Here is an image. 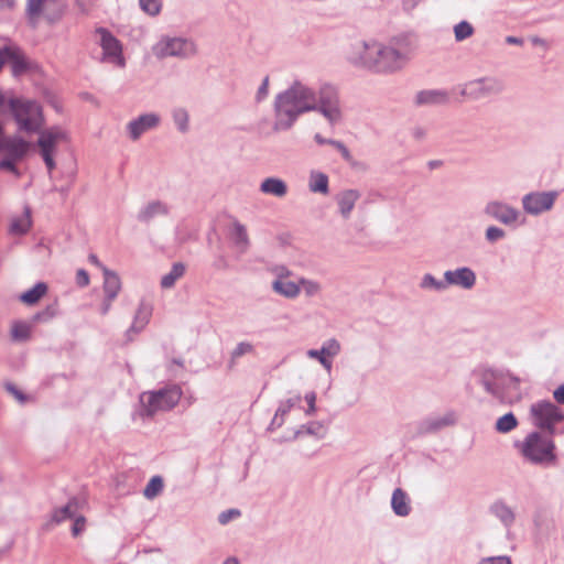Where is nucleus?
<instances>
[{"label":"nucleus","mask_w":564,"mask_h":564,"mask_svg":"<svg viewBox=\"0 0 564 564\" xmlns=\"http://www.w3.org/2000/svg\"><path fill=\"white\" fill-rule=\"evenodd\" d=\"M316 102V90L313 87L301 80L292 82L274 97L273 130H290L301 115L315 110Z\"/></svg>","instance_id":"1"},{"label":"nucleus","mask_w":564,"mask_h":564,"mask_svg":"<svg viewBox=\"0 0 564 564\" xmlns=\"http://www.w3.org/2000/svg\"><path fill=\"white\" fill-rule=\"evenodd\" d=\"M415 46L414 36L408 33L392 36L387 41L379 40L372 73L394 75L402 72L410 63Z\"/></svg>","instance_id":"2"},{"label":"nucleus","mask_w":564,"mask_h":564,"mask_svg":"<svg viewBox=\"0 0 564 564\" xmlns=\"http://www.w3.org/2000/svg\"><path fill=\"white\" fill-rule=\"evenodd\" d=\"M551 434L531 431L514 444L524 460L533 465L553 466L557 463L556 445Z\"/></svg>","instance_id":"3"},{"label":"nucleus","mask_w":564,"mask_h":564,"mask_svg":"<svg viewBox=\"0 0 564 564\" xmlns=\"http://www.w3.org/2000/svg\"><path fill=\"white\" fill-rule=\"evenodd\" d=\"M151 54L159 61L169 58L185 61L193 58L197 54V45L194 40L176 35L161 34L151 45Z\"/></svg>","instance_id":"4"},{"label":"nucleus","mask_w":564,"mask_h":564,"mask_svg":"<svg viewBox=\"0 0 564 564\" xmlns=\"http://www.w3.org/2000/svg\"><path fill=\"white\" fill-rule=\"evenodd\" d=\"M531 424L547 434H564V412L551 401L540 400L529 408Z\"/></svg>","instance_id":"5"},{"label":"nucleus","mask_w":564,"mask_h":564,"mask_svg":"<svg viewBox=\"0 0 564 564\" xmlns=\"http://www.w3.org/2000/svg\"><path fill=\"white\" fill-rule=\"evenodd\" d=\"M182 394V389L176 384L144 391L139 397L140 415L150 417L159 412L169 411L180 402Z\"/></svg>","instance_id":"6"},{"label":"nucleus","mask_w":564,"mask_h":564,"mask_svg":"<svg viewBox=\"0 0 564 564\" xmlns=\"http://www.w3.org/2000/svg\"><path fill=\"white\" fill-rule=\"evenodd\" d=\"M11 113L22 131L35 132L44 124L42 107L34 100L14 98L11 102Z\"/></svg>","instance_id":"7"},{"label":"nucleus","mask_w":564,"mask_h":564,"mask_svg":"<svg viewBox=\"0 0 564 564\" xmlns=\"http://www.w3.org/2000/svg\"><path fill=\"white\" fill-rule=\"evenodd\" d=\"M379 40L376 37L357 39L349 43L345 57L354 67L373 72Z\"/></svg>","instance_id":"8"},{"label":"nucleus","mask_w":564,"mask_h":564,"mask_svg":"<svg viewBox=\"0 0 564 564\" xmlns=\"http://www.w3.org/2000/svg\"><path fill=\"white\" fill-rule=\"evenodd\" d=\"M67 141L68 133L59 126H53L40 131L36 140V147L50 172L56 166L54 156L57 152L58 145Z\"/></svg>","instance_id":"9"},{"label":"nucleus","mask_w":564,"mask_h":564,"mask_svg":"<svg viewBox=\"0 0 564 564\" xmlns=\"http://www.w3.org/2000/svg\"><path fill=\"white\" fill-rule=\"evenodd\" d=\"M484 214L507 227H517L523 225L525 221L521 209L498 198L490 199L486 203Z\"/></svg>","instance_id":"10"},{"label":"nucleus","mask_w":564,"mask_h":564,"mask_svg":"<svg viewBox=\"0 0 564 564\" xmlns=\"http://www.w3.org/2000/svg\"><path fill=\"white\" fill-rule=\"evenodd\" d=\"M95 37L101 48L100 61L112 67L123 68L126 66V58L120 41L104 28L96 30Z\"/></svg>","instance_id":"11"},{"label":"nucleus","mask_w":564,"mask_h":564,"mask_svg":"<svg viewBox=\"0 0 564 564\" xmlns=\"http://www.w3.org/2000/svg\"><path fill=\"white\" fill-rule=\"evenodd\" d=\"M315 110L319 112L330 124H336L343 119V109L336 89L330 85H323L316 91Z\"/></svg>","instance_id":"12"},{"label":"nucleus","mask_w":564,"mask_h":564,"mask_svg":"<svg viewBox=\"0 0 564 564\" xmlns=\"http://www.w3.org/2000/svg\"><path fill=\"white\" fill-rule=\"evenodd\" d=\"M555 191H532L521 198L522 214L538 217L551 212L557 199Z\"/></svg>","instance_id":"13"},{"label":"nucleus","mask_w":564,"mask_h":564,"mask_svg":"<svg viewBox=\"0 0 564 564\" xmlns=\"http://www.w3.org/2000/svg\"><path fill=\"white\" fill-rule=\"evenodd\" d=\"M505 90L503 82L497 77H480L465 83L460 95L468 99H481L499 95Z\"/></svg>","instance_id":"14"},{"label":"nucleus","mask_w":564,"mask_h":564,"mask_svg":"<svg viewBox=\"0 0 564 564\" xmlns=\"http://www.w3.org/2000/svg\"><path fill=\"white\" fill-rule=\"evenodd\" d=\"M63 9L62 0H28L26 14L33 24L42 20L55 22L62 17Z\"/></svg>","instance_id":"15"},{"label":"nucleus","mask_w":564,"mask_h":564,"mask_svg":"<svg viewBox=\"0 0 564 564\" xmlns=\"http://www.w3.org/2000/svg\"><path fill=\"white\" fill-rule=\"evenodd\" d=\"M162 117L159 112H141L129 120L124 127L127 138L132 141H139L145 133L158 129L161 126Z\"/></svg>","instance_id":"16"},{"label":"nucleus","mask_w":564,"mask_h":564,"mask_svg":"<svg viewBox=\"0 0 564 564\" xmlns=\"http://www.w3.org/2000/svg\"><path fill=\"white\" fill-rule=\"evenodd\" d=\"M485 390L496 398H503L506 388L518 389L520 379L510 373L487 372L482 377Z\"/></svg>","instance_id":"17"},{"label":"nucleus","mask_w":564,"mask_h":564,"mask_svg":"<svg viewBox=\"0 0 564 564\" xmlns=\"http://www.w3.org/2000/svg\"><path fill=\"white\" fill-rule=\"evenodd\" d=\"M447 290L452 286L469 291L477 283L476 272L469 267H458L444 272Z\"/></svg>","instance_id":"18"},{"label":"nucleus","mask_w":564,"mask_h":564,"mask_svg":"<svg viewBox=\"0 0 564 564\" xmlns=\"http://www.w3.org/2000/svg\"><path fill=\"white\" fill-rule=\"evenodd\" d=\"M340 343L335 338H329L322 344L319 349H308L306 351V356L310 359L317 360L327 372H330L333 368V360L340 354Z\"/></svg>","instance_id":"19"},{"label":"nucleus","mask_w":564,"mask_h":564,"mask_svg":"<svg viewBox=\"0 0 564 564\" xmlns=\"http://www.w3.org/2000/svg\"><path fill=\"white\" fill-rule=\"evenodd\" d=\"M104 283L102 290L105 294V299L101 305V314L106 315L110 307L111 303L116 300L118 294L121 291L122 283L119 274L116 271H112L108 268H102Z\"/></svg>","instance_id":"20"},{"label":"nucleus","mask_w":564,"mask_h":564,"mask_svg":"<svg viewBox=\"0 0 564 564\" xmlns=\"http://www.w3.org/2000/svg\"><path fill=\"white\" fill-rule=\"evenodd\" d=\"M361 198V193L357 188H345L335 196L337 214L343 220H349Z\"/></svg>","instance_id":"21"},{"label":"nucleus","mask_w":564,"mask_h":564,"mask_svg":"<svg viewBox=\"0 0 564 564\" xmlns=\"http://www.w3.org/2000/svg\"><path fill=\"white\" fill-rule=\"evenodd\" d=\"M259 191L263 195L273 196L282 199L289 193V186L286 182L278 176H269L261 181Z\"/></svg>","instance_id":"22"},{"label":"nucleus","mask_w":564,"mask_h":564,"mask_svg":"<svg viewBox=\"0 0 564 564\" xmlns=\"http://www.w3.org/2000/svg\"><path fill=\"white\" fill-rule=\"evenodd\" d=\"M307 188L312 194L328 196L330 193L328 175L317 169L311 170L307 177Z\"/></svg>","instance_id":"23"},{"label":"nucleus","mask_w":564,"mask_h":564,"mask_svg":"<svg viewBox=\"0 0 564 564\" xmlns=\"http://www.w3.org/2000/svg\"><path fill=\"white\" fill-rule=\"evenodd\" d=\"M301 400H302L301 395L296 394V395H293V397L286 399L285 401L281 402L280 406L278 408V410L270 423L269 430L274 431V430L281 427L285 422V416L292 410H294L295 408H299Z\"/></svg>","instance_id":"24"},{"label":"nucleus","mask_w":564,"mask_h":564,"mask_svg":"<svg viewBox=\"0 0 564 564\" xmlns=\"http://www.w3.org/2000/svg\"><path fill=\"white\" fill-rule=\"evenodd\" d=\"M31 144L20 137L3 138L0 149L6 150L13 160L22 159Z\"/></svg>","instance_id":"25"},{"label":"nucleus","mask_w":564,"mask_h":564,"mask_svg":"<svg viewBox=\"0 0 564 564\" xmlns=\"http://www.w3.org/2000/svg\"><path fill=\"white\" fill-rule=\"evenodd\" d=\"M271 288L275 294L288 300H295L300 296V279L297 281L273 280Z\"/></svg>","instance_id":"26"},{"label":"nucleus","mask_w":564,"mask_h":564,"mask_svg":"<svg viewBox=\"0 0 564 564\" xmlns=\"http://www.w3.org/2000/svg\"><path fill=\"white\" fill-rule=\"evenodd\" d=\"M326 431L323 424L319 422H310L307 424L301 425L300 427L291 431L288 435L283 436L282 441L291 442L295 441L303 435H313L316 437H324Z\"/></svg>","instance_id":"27"},{"label":"nucleus","mask_w":564,"mask_h":564,"mask_svg":"<svg viewBox=\"0 0 564 564\" xmlns=\"http://www.w3.org/2000/svg\"><path fill=\"white\" fill-rule=\"evenodd\" d=\"M170 213V207L165 202L151 200L147 203L138 213V218L141 221H149L158 216H166Z\"/></svg>","instance_id":"28"},{"label":"nucleus","mask_w":564,"mask_h":564,"mask_svg":"<svg viewBox=\"0 0 564 564\" xmlns=\"http://www.w3.org/2000/svg\"><path fill=\"white\" fill-rule=\"evenodd\" d=\"M419 288L426 293H444L447 291L445 279H438L430 272L421 276Z\"/></svg>","instance_id":"29"},{"label":"nucleus","mask_w":564,"mask_h":564,"mask_svg":"<svg viewBox=\"0 0 564 564\" xmlns=\"http://www.w3.org/2000/svg\"><path fill=\"white\" fill-rule=\"evenodd\" d=\"M230 237L235 247L240 251L245 252L250 243L249 235L245 225L239 221H235L231 225Z\"/></svg>","instance_id":"30"},{"label":"nucleus","mask_w":564,"mask_h":564,"mask_svg":"<svg viewBox=\"0 0 564 564\" xmlns=\"http://www.w3.org/2000/svg\"><path fill=\"white\" fill-rule=\"evenodd\" d=\"M447 100L448 94L440 89L422 90L415 97L417 105H441Z\"/></svg>","instance_id":"31"},{"label":"nucleus","mask_w":564,"mask_h":564,"mask_svg":"<svg viewBox=\"0 0 564 564\" xmlns=\"http://www.w3.org/2000/svg\"><path fill=\"white\" fill-rule=\"evenodd\" d=\"M391 508L399 517H406L411 511L410 499L400 488L394 489L391 498Z\"/></svg>","instance_id":"32"},{"label":"nucleus","mask_w":564,"mask_h":564,"mask_svg":"<svg viewBox=\"0 0 564 564\" xmlns=\"http://www.w3.org/2000/svg\"><path fill=\"white\" fill-rule=\"evenodd\" d=\"M32 226L31 210L24 208V210L17 216H13L10 223V232L13 235H24Z\"/></svg>","instance_id":"33"},{"label":"nucleus","mask_w":564,"mask_h":564,"mask_svg":"<svg viewBox=\"0 0 564 564\" xmlns=\"http://www.w3.org/2000/svg\"><path fill=\"white\" fill-rule=\"evenodd\" d=\"M7 63L10 64L14 76L23 74L28 68L26 57L14 46H10V54H8Z\"/></svg>","instance_id":"34"},{"label":"nucleus","mask_w":564,"mask_h":564,"mask_svg":"<svg viewBox=\"0 0 564 564\" xmlns=\"http://www.w3.org/2000/svg\"><path fill=\"white\" fill-rule=\"evenodd\" d=\"M78 501L70 499L65 506L56 508L52 513V520L55 523H61L67 519H73L77 514Z\"/></svg>","instance_id":"35"},{"label":"nucleus","mask_w":564,"mask_h":564,"mask_svg":"<svg viewBox=\"0 0 564 564\" xmlns=\"http://www.w3.org/2000/svg\"><path fill=\"white\" fill-rule=\"evenodd\" d=\"M492 514L499 519L506 528H509L513 524L516 520V514L511 507L507 506L503 502H496L491 506Z\"/></svg>","instance_id":"36"},{"label":"nucleus","mask_w":564,"mask_h":564,"mask_svg":"<svg viewBox=\"0 0 564 564\" xmlns=\"http://www.w3.org/2000/svg\"><path fill=\"white\" fill-rule=\"evenodd\" d=\"M171 116L178 132L187 133L189 131V112L185 107L173 108Z\"/></svg>","instance_id":"37"},{"label":"nucleus","mask_w":564,"mask_h":564,"mask_svg":"<svg viewBox=\"0 0 564 564\" xmlns=\"http://www.w3.org/2000/svg\"><path fill=\"white\" fill-rule=\"evenodd\" d=\"M185 265L181 262H176L172 265L171 270L161 278L162 289H172L176 281L185 274Z\"/></svg>","instance_id":"38"},{"label":"nucleus","mask_w":564,"mask_h":564,"mask_svg":"<svg viewBox=\"0 0 564 564\" xmlns=\"http://www.w3.org/2000/svg\"><path fill=\"white\" fill-rule=\"evenodd\" d=\"M47 292V285L44 282L36 283L32 289L20 295L21 302L26 305L36 304Z\"/></svg>","instance_id":"39"},{"label":"nucleus","mask_w":564,"mask_h":564,"mask_svg":"<svg viewBox=\"0 0 564 564\" xmlns=\"http://www.w3.org/2000/svg\"><path fill=\"white\" fill-rule=\"evenodd\" d=\"M301 292L308 299L316 297L322 294L323 285L317 280L300 276V293Z\"/></svg>","instance_id":"40"},{"label":"nucleus","mask_w":564,"mask_h":564,"mask_svg":"<svg viewBox=\"0 0 564 564\" xmlns=\"http://www.w3.org/2000/svg\"><path fill=\"white\" fill-rule=\"evenodd\" d=\"M152 315V307L149 304L141 303L134 315L132 328L141 330L149 323Z\"/></svg>","instance_id":"41"},{"label":"nucleus","mask_w":564,"mask_h":564,"mask_svg":"<svg viewBox=\"0 0 564 564\" xmlns=\"http://www.w3.org/2000/svg\"><path fill=\"white\" fill-rule=\"evenodd\" d=\"M518 426V420L513 413L509 412L500 416L495 424V429L499 433H508Z\"/></svg>","instance_id":"42"},{"label":"nucleus","mask_w":564,"mask_h":564,"mask_svg":"<svg viewBox=\"0 0 564 564\" xmlns=\"http://www.w3.org/2000/svg\"><path fill=\"white\" fill-rule=\"evenodd\" d=\"M474 32V26L468 21H460L454 26V36L457 42L469 39Z\"/></svg>","instance_id":"43"},{"label":"nucleus","mask_w":564,"mask_h":564,"mask_svg":"<svg viewBox=\"0 0 564 564\" xmlns=\"http://www.w3.org/2000/svg\"><path fill=\"white\" fill-rule=\"evenodd\" d=\"M162 489L163 480L161 477L155 476L150 479V481L144 488L143 494L148 499H153L162 491Z\"/></svg>","instance_id":"44"},{"label":"nucleus","mask_w":564,"mask_h":564,"mask_svg":"<svg viewBox=\"0 0 564 564\" xmlns=\"http://www.w3.org/2000/svg\"><path fill=\"white\" fill-rule=\"evenodd\" d=\"M139 6L145 14L156 17L162 10V0H139Z\"/></svg>","instance_id":"45"},{"label":"nucleus","mask_w":564,"mask_h":564,"mask_svg":"<svg viewBox=\"0 0 564 564\" xmlns=\"http://www.w3.org/2000/svg\"><path fill=\"white\" fill-rule=\"evenodd\" d=\"M31 327L26 323H15L11 328V336L14 340L23 341L29 339Z\"/></svg>","instance_id":"46"},{"label":"nucleus","mask_w":564,"mask_h":564,"mask_svg":"<svg viewBox=\"0 0 564 564\" xmlns=\"http://www.w3.org/2000/svg\"><path fill=\"white\" fill-rule=\"evenodd\" d=\"M270 94V77L264 76L256 89L253 99L256 104H261L265 101Z\"/></svg>","instance_id":"47"},{"label":"nucleus","mask_w":564,"mask_h":564,"mask_svg":"<svg viewBox=\"0 0 564 564\" xmlns=\"http://www.w3.org/2000/svg\"><path fill=\"white\" fill-rule=\"evenodd\" d=\"M506 236H507L506 231L496 225L488 226L485 230V239L489 243H495L497 241H500V240L505 239Z\"/></svg>","instance_id":"48"},{"label":"nucleus","mask_w":564,"mask_h":564,"mask_svg":"<svg viewBox=\"0 0 564 564\" xmlns=\"http://www.w3.org/2000/svg\"><path fill=\"white\" fill-rule=\"evenodd\" d=\"M253 351V345L248 341H241L237 344L231 352L232 359H238L245 355H249Z\"/></svg>","instance_id":"49"},{"label":"nucleus","mask_w":564,"mask_h":564,"mask_svg":"<svg viewBox=\"0 0 564 564\" xmlns=\"http://www.w3.org/2000/svg\"><path fill=\"white\" fill-rule=\"evenodd\" d=\"M304 400L307 404V408L304 409V413L307 416L314 415L316 412V393L314 391H310L304 395Z\"/></svg>","instance_id":"50"},{"label":"nucleus","mask_w":564,"mask_h":564,"mask_svg":"<svg viewBox=\"0 0 564 564\" xmlns=\"http://www.w3.org/2000/svg\"><path fill=\"white\" fill-rule=\"evenodd\" d=\"M14 98L0 89V116L4 115L8 110L11 111V102Z\"/></svg>","instance_id":"51"},{"label":"nucleus","mask_w":564,"mask_h":564,"mask_svg":"<svg viewBox=\"0 0 564 564\" xmlns=\"http://www.w3.org/2000/svg\"><path fill=\"white\" fill-rule=\"evenodd\" d=\"M478 564H512V561L507 555L489 556L481 558Z\"/></svg>","instance_id":"52"},{"label":"nucleus","mask_w":564,"mask_h":564,"mask_svg":"<svg viewBox=\"0 0 564 564\" xmlns=\"http://www.w3.org/2000/svg\"><path fill=\"white\" fill-rule=\"evenodd\" d=\"M239 516L240 511L237 509L226 510L218 516V521L221 524H227L229 521L238 518Z\"/></svg>","instance_id":"53"},{"label":"nucleus","mask_w":564,"mask_h":564,"mask_svg":"<svg viewBox=\"0 0 564 564\" xmlns=\"http://www.w3.org/2000/svg\"><path fill=\"white\" fill-rule=\"evenodd\" d=\"M74 519V523H73V528H72V533L74 536H78L84 530H85V525H86V519L82 516H75Z\"/></svg>","instance_id":"54"},{"label":"nucleus","mask_w":564,"mask_h":564,"mask_svg":"<svg viewBox=\"0 0 564 564\" xmlns=\"http://www.w3.org/2000/svg\"><path fill=\"white\" fill-rule=\"evenodd\" d=\"M6 389L18 402H20V403H25L26 402L28 398L14 384L8 383L6 386Z\"/></svg>","instance_id":"55"},{"label":"nucleus","mask_w":564,"mask_h":564,"mask_svg":"<svg viewBox=\"0 0 564 564\" xmlns=\"http://www.w3.org/2000/svg\"><path fill=\"white\" fill-rule=\"evenodd\" d=\"M273 273H274L273 280H286V279H290L292 275V271L284 265L275 267L273 269Z\"/></svg>","instance_id":"56"},{"label":"nucleus","mask_w":564,"mask_h":564,"mask_svg":"<svg viewBox=\"0 0 564 564\" xmlns=\"http://www.w3.org/2000/svg\"><path fill=\"white\" fill-rule=\"evenodd\" d=\"M332 147H334L340 153V155L344 158V160H346V161L351 160V153H350L349 149L343 142L335 140L334 142H332Z\"/></svg>","instance_id":"57"},{"label":"nucleus","mask_w":564,"mask_h":564,"mask_svg":"<svg viewBox=\"0 0 564 564\" xmlns=\"http://www.w3.org/2000/svg\"><path fill=\"white\" fill-rule=\"evenodd\" d=\"M89 275L84 269H79L76 273V282L79 286L85 288L89 284Z\"/></svg>","instance_id":"58"},{"label":"nucleus","mask_w":564,"mask_h":564,"mask_svg":"<svg viewBox=\"0 0 564 564\" xmlns=\"http://www.w3.org/2000/svg\"><path fill=\"white\" fill-rule=\"evenodd\" d=\"M424 0H402L401 1V4H402V9L410 13L412 11H414L420 3H422Z\"/></svg>","instance_id":"59"},{"label":"nucleus","mask_w":564,"mask_h":564,"mask_svg":"<svg viewBox=\"0 0 564 564\" xmlns=\"http://www.w3.org/2000/svg\"><path fill=\"white\" fill-rule=\"evenodd\" d=\"M14 160L11 158V159H6V160H2L0 161V169L1 170H7V171H10L17 175H19V172L18 170L15 169V165H14Z\"/></svg>","instance_id":"60"},{"label":"nucleus","mask_w":564,"mask_h":564,"mask_svg":"<svg viewBox=\"0 0 564 564\" xmlns=\"http://www.w3.org/2000/svg\"><path fill=\"white\" fill-rule=\"evenodd\" d=\"M553 398L557 403L564 404V384L554 390Z\"/></svg>","instance_id":"61"},{"label":"nucleus","mask_w":564,"mask_h":564,"mask_svg":"<svg viewBox=\"0 0 564 564\" xmlns=\"http://www.w3.org/2000/svg\"><path fill=\"white\" fill-rule=\"evenodd\" d=\"M314 140L317 144H329L332 145V142H334L335 140L333 139H326L324 138L321 133H316L314 135Z\"/></svg>","instance_id":"62"},{"label":"nucleus","mask_w":564,"mask_h":564,"mask_svg":"<svg viewBox=\"0 0 564 564\" xmlns=\"http://www.w3.org/2000/svg\"><path fill=\"white\" fill-rule=\"evenodd\" d=\"M506 42L511 45H522L523 44V40L520 37H516V36H507Z\"/></svg>","instance_id":"63"},{"label":"nucleus","mask_w":564,"mask_h":564,"mask_svg":"<svg viewBox=\"0 0 564 564\" xmlns=\"http://www.w3.org/2000/svg\"><path fill=\"white\" fill-rule=\"evenodd\" d=\"M88 260L90 263L95 264L97 268H99L102 271V268H106L97 258L96 254H89Z\"/></svg>","instance_id":"64"}]
</instances>
